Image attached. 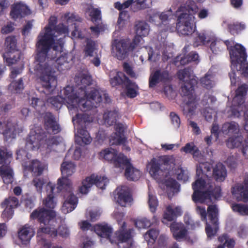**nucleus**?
<instances>
[{
  "label": "nucleus",
  "mask_w": 248,
  "mask_h": 248,
  "mask_svg": "<svg viewBox=\"0 0 248 248\" xmlns=\"http://www.w3.org/2000/svg\"><path fill=\"white\" fill-rule=\"evenodd\" d=\"M63 94L70 111L77 110L79 108L82 111H86L93 108L90 100L84 98L77 87L66 86L63 90Z\"/></svg>",
  "instance_id": "nucleus-7"
},
{
  "label": "nucleus",
  "mask_w": 248,
  "mask_h": 248,
  "mask_svg": "<svg viewBox=\"0 0 248 248\" xmlns=\"http://www.w3.org/2000/svg\"><path fill=\"white\" fill-rule=\"evenodd\" d=\"M131 163L130 160L127 158V156L123 153L117 154L115 160L113 163V165L115 168L124 169L129 166Z\"/></svg>",
  "instance_id": "nucleus-38"
},
{
  "label": "nucleus",
  "mask_w": 248,
  "mask_h": 248,
  "mask_svg": "<svg viewBox=\"0 0 248 248\" xmlns=\"http://www.w3.org/2000/svg\"><path fill=\"white\" fill-rule=\"evenodd\" d=\"M48 102L57 109H60L62 104L65 102V98L61 96L58 95L53 96L48 99Z\"/></svg>",
  "instance_id": "nucleus-50"
},
{
  "label": "nucleus",
  "mask_w": 248,
  "mask_h": 248,
  "mask_svg": "<svg viewBox=\"0 0 248 248\" xmlns=\"http://www.w3.org/2000/svg\"><path fill=\"white\" fill-rule=\"evenodd\" d=\"M78 133L80 135L79 138L81 139L82 142L85 144H90L92 139L86 127H77Z\"/></svg>",
  "instance_id": "nucleus-48"
},
{
  "label": "nucleus",
  "mask_w": 248,
  "mask_h": 248,
  "mask_svg": "<svg viewBox=\"0 0 248 248\" xmlns=\"http://www.w3.org/2000/svg\"><path fill=\"white\" fill-rule=\"evenodd\" d=\"M11 91H14L15 93H18L21 92L24 89L23 80L20 78L17 81H14L11 82L9 86Z\"/></svg>",
  "instance_id": "nucleus-55"
},
{
  "label": "nucleus",
  "mask_w": 248,
  "mask_h": 248,
  "mask_svg": "<svg viewBox=\"0 0 248 248\" xmlns=\"http://www.w3.org/2000/svg\"><path fill=\"white\" fill-rule=\"evenodd\" d=\"M124 175L128 180L137 181L140 178L141 173L131 164L125 168Z\"/></svg>",
  "instance_id": "nucleus-39"
},
{
  "label": "nucleus",
  "mask_w": 248,
  "mask_h": 248,
  "mask_svg": "<svg viewBox=\"0 0 248 248\" xmlns=\"http://www.w3.org/2000/svg\"><path fill=\"white\" fill-rule=\"evenodd\" d=\"M171 80V77L167 70L157 69L151 74L149 79V86L155 87L159 83H166Z\"/></svg>",
  "instance_id": "nucleus-19"
},
{
  "label": "nucleus",
  "mask_w": 248,
  "mask_h": 248,
  "mask_svg": "<svg viewBox=\"0 0 248 248\" xmlns=\"http://www.w3.org/2000/svg\"><path fill=\"white\" fill-rule=\"evenodd\" d=\"M182 215V211L181 207L177 206L172 208L171 206L169 205L166 207V212L164 214V218L168 221H171Z\"/></svg>",
  "instance_id": "nucleus-32"
},
{
  "label": "nucleus",
  "mask_w": 248,
  "mask_h": 248,
  "mask_svg": "<svg viewBox=\"0 0 248 248\" xmlns=\"http://www.w3.org/2000/svg\"><path fill=\"white\" fill-rule=\"evenodd\" d=\"M45 184V180L43 178H34L31 182V184L35 186L36 191L39 193H42Z\"/></svg>",
  "instance_id": "nucleus-60"
},
{
  "label": "nucleus",
  "mask_w": 248,
  "mask_h": 248,
  "mask_svg": "<svg viewBox=\"0 0 248 248\" xmlns=\"http://www.w3.org/2000/svg\"><path fill=\"white\" fill-rule=\"evenodd\" d=\"M231 192L238 201L247 202L248 201V175L242 184H236L232 187Z\"/></svg>",
  "instance_id": "nucleus-18"
},
{
  "label": "nucleus",
  "mask_w": 248,
  "mask_h": 248,
  "mask_svg": "<svg viewBox=\"0 0 248 248\" xmlns=\"http://www.w3.org/2000/svg\"><path fill=\"white\" fill-rule=\"evenodd\" d=\"M0 174L4 183L9 184L13 181V170L10 167L3 168L0 167Z\"/></svg>",
  "instance_id": "nucleus-44"
},
{
  "label": "nucleus",
  "mask_w": 248,
  "mask_h": 248,
  "mask_svg": "<svg viewBox=\"0 0 248 248\" xmlns=\"http://www.w3.org/2000/svg\"><path fill=\"white\" fill-rule=\"evenodd\" d=\"M150 166L149 173L155 179H161V173L163 172L162 170L160 169V165L158 163L157 159L153 158L151 159L149 164Z\"/></svg>",
  "instance_id": "nucleus-34"
},
{
  "label": "nucleus",
  "mask_w": 248,
  "mask_h": 248,
  "mask_svg": "<svg viewBox=\"0 0 248 248\" xmlns=\"http://www.w3.org/2000/svg\"><path fill=\"white\" fill-rule=\"evenodd\" d=\"M62 50L60 52H55V56L49 57L47 56V59H50L51 61H54L55 67L59 71H62L67 69V65L68 64V61L66 53H63L61 54Z\"/></svg>",
  "instance_id": "nucleus-22"
},
{
  "label": "nucleus",
  "mask_w": 248,
  "mask_h": 248,
  "mask_svg": "<svg viewBox=\"0 0 248 248\" xmlns=\"http://www.w3.org/2000/svg\"><path fill=\"white\" fill-rule=\"evenodd\" d=\"M3 127L2 124L0 122V133H2L4 136L5 140L7 141L10 139L15 138L16 136V127L11 123H8L4 125V129L2 130Z\"/></svg>",
  "instance_id": "nucleus-33"
},
{
  "label": "nucleus",
  "mask_w": 248,
  "mask_h": 248,
  "mask_svg": "<svg viewBox=\"0 0 248 248\" xmlns=\"http://www.w3.org/2000/svg\"><path fill=\"white\" fill-rule=\"evenodd\" d=\"M47 191L50 190L49 193L47 197L43 200V204L47 210H53L55 208L57 204V201L54 195V190L55 189V186L49 183L46 187Z\"/></svg>",
  "instance_id": "nucleus-23"
},
{
  "label": "nucleus",
  "mask_w": 248,
  "mask_h": 248,
  "mask_svg": "<svg viewBox=\"0 0 248 248\" xmlns=\"http://www.w3.org/2000/svg\"><path fill=\"white\" fill-rule=\"evenodd\" d=\"M159 233V232L158 230L151 229L145 234V238H149V240L154 243L157 238Z\"/></svg>",
  "instance_id": "nucleus-62"
},
{
  "label": "nucleus",
  "mask_w": 248,
  "mask_h": 248,
  "mask_svg": "<svg viewBox=\"0 0 248 248\" xmlns=\"http://www.w3.org/2000/svg\"><path fill=\"white\" fill-rule=\"evenodd\" d=\"M127 141V138L125 136L117 134L116 133H113L109 137V143L111 146L120 145L124 144Z\"/></svg>",
  "instance_id": "nucleus-47"
},
{
  "label": "nucleus",
  "mask_w": 248,
  "mask_h": 248,
  "mask_svg": "<svg viewBox=\"0 0 248 248\" xmlns=\"http://www.w3.org/2000/svg\"><path fill=\"white\" fill-rule=\"evenodd\" d=\"M191 41L194 47L206 45L211 41V37L207 36L203 32H192Z\"/></svg>",
  "instance_id": "nucleus-24"
},
{
  "label": "nucleus",
  "mask_w": 248,
  "mask_h": 248,
  "mask_svg": "<svg viewBox=\"0 0 248 248\" xmlns=\"http://www.w3.org/2000/svg\"><path fill=\"white\" fill-rule=\"evenodd\" d=\"M232 208L234 212L238 213L240 215L248 216V204L234 203L232 204Z\"/></svg>",
  "instance_id": "nucleus-51"
},
{
  "label": "nucleus",
  "mask_w": 248,
  "mask_h": 248,
  "mask_svg": "<svg viewBox=\"0 0 248 248\" xmlns=\"http://www.w3.org/2000/svg\"><path fill=\"white\" fill-rule=\"evenodd\" d=\"M134 231L133 229H127L125 222H124L114 233V236L112 239H110L111 244L119 245L120 243L129 242L132 240V233Z\"/></svg>",
  "instance_id": "nucleus-17"
},
{
  "label": "nucleus",
  "mask_w": 248,
  "mask_h": 248,
  "mask_svg": "<svg viewBox=\"0 0 248 248\" xmlns=\"http://www.w3.org/2000/svg\"><path fill=\"white\" fill-rule=\"evenodd\" d=\"M19 203L18 200L15 197H9L8 199H6L1 203V206L4 208L5 205H9L13 208L17 207Z\"/></svg>",
  "instance_id": "nucleus-61"
},
{
  "label": "nucleus",
  "mask_w": 248,
  "mask_h": 248,
  "mask_svg": "<svg viewBox=\"0 0 248 248\" xmlns=\"http://www.w3.org/2000/svg\"><path fill=\"white\" fill-rule=\"evenodd\" d=\"M147 0H136L134 1L135 4L132 6V10L134 12L143 10L149 7V5L147 3Z\"/></svg>",
  "instance_id": "nucleus-56"
},
{
  "label": "nucleus",
  "mask_w": 248,
  "mask_h": 248,
  "mask_svg": "<svg viewBox=\"0 0 248 248\" xmlns=\"http://www.w3.org/2000/svg\"><path fill=\"white\" fill-rule=\"evenodd\" d=\"M207 185L211 193V197L217 199L221 196V189L220 186H214L212 183H208Z\"/></svg>",
  "instance_id": "nucleus-54"
},
{
  "label": "nucleus",
  "mask_w": 248,
  "mask_h": 248,
  "mask_svg": "<svg viewBox=\"0 0 248 248\" xmlns=\"http://www.w3.org/2000/svg\"><path fill=\"white\" fill-rule=\"evenodd\" d=\"M181 150L186 154H191L194 158L198 157L200 154L199 149L193 142L186 143Z\"/></svg>",
  "instance_id": "nucleus-41"
},
{
  "label": "nucleus",
  "mask_w": 248,
  "mask_h": 248,
  "mask_svg": "<svg viewBox=\"0 0 248 248\" xmlns=\"http://www.w3.org/2000/svg\"><path fill=\"white\" fill-rule=\"evenodd\" d=\"M62 23L57 26L56 17L51 16L48 20V24L45 28V31H78L81 30V19L77 15L70 12L63 13L61 17Z\"/></svg>",
  "instance_id": "nucleus-4"
},
{
  "label": "nucleus",
  "mask_w": 248,
  "mask_h": 248,
  "mask_svg": "<svg viewBox=\"0 0 248 248\" xmlns=\"http://www.w3.org/2000/svg\"><path fill=\"white\" fill-rule=\"evenodd\" d=\"M160 166H164L166 167L165 169H167V167L170 166L173 162L172 158L169 155H162L157 159Z\"/></svg>",
  "instance_id": "nucleus-58"
},
{
  "label": "nucleus",
  "mask_w": 248,
  "mask_h": 248,
  "mask_svg": "<svg viewBox=\"0 0 248 248\" xmlns=\"http://www.w3.org/2000/svg\"><path fill=\"white\" fill-rule=\"evenodd\" d=\"M198 8L193 0H188L186 2L185 7H181L178 12H182L178 17V22L176 25L177 31H195V26L194 22V16L193 14L197 12Z\"/></svg>",
  "instance_id": "nucleus-8"
},
{
  "label": "nucleus",
  "mask_w": 248,
  "mask_h": 248,
  "mask_svg": "<svg viewBox=\"0 0 248 248\" xmlns=\"http://www.w3.org/2000/svg\"><path fill=\"white\" fill-rule=\"evenodd\" d=\"M96 233L101 237L106 238L110 242L112 239L111 235L112 233V229L107 224H97L94 226Z\"/></svg>",
  "instance_id": "nucleus-29"
},
{
  "label": "nucleus",
  "mask_w": 248,
  "mask_h": 248,
  "mask_svg": "<svg viewBox=\"0 0 248 248\" xmlns=\"http://www.w3.org/2000/svg\"><path fill=\"white\" fill-rule=\"evenodd\" d=\"M89 117L84 113H78L73 118V122L78 124L77 127H83L82 125L88 121Z\"/></svg>",
  "instance_id": "nucleus-52"
},
{
  "label": "nucleus",
  "mask_w": 248,
  "mask_h": 248,
  "mask_svg": "<svg viewBox=\"0 0 248 248\" xmlns=\"http://www.w3.org/2000/svg\"><path fill=\"white\" fill-rule=\"evenodd\" d=\"M97 47L98 45L95 41L90 38H87L83 49L84 57H93L94 52L98 49Z\"/></svg>",
  "instance_id": "nucleus-35"
},
{
  "label": "nucleus",
  "mask_w": 248,
  "mask_h": 248,
  "mask_svg": "<svg viewBox=\"0 0 248 248\" xmlns=\"http://www.w3.org/2000/svg\"><path fill=\"white\" fill-rule=\"evenodd\" d=\"M221 131L225 135L238 134L239 132V126L237 123L233 121L226 122L222 125Z\"/></svg>",
  "instance_id": "nucleus-30"
},
{
  "label": "nucleus",
  "mask_w": 248,
  "mask_h": 248,
  "mask_svg": "<svg viewBox=\"0 0 248 248\" xmlns=\"http://www.w3.org/2000/svg\"><path fill=\"white\" fill-rule=\"evenodd\" d=\"M229 54L232 67L237 66L239 63L247 62L248 55L245 47L241 44H236L229 48Z\"/></svg>",
  "instance_id": "nucleus-16"
},
{
  "label": "nucleus",
  "mask_w": 248,
  "mask_h": 248,
  "mask_svg": "<svg viewBox=\"0 0 248 248\" xmlns=\"http://www.w3.org/2000/svg\"><path fill=\"white\" fill-rule=\"evenodd\" d=\"M57 213L53 210H47L45 207L40 206L35 209L30 214L31 220H36L40 225L37 231V237L40 244L44 248H62V246L52 245L43 237V234H49L51 237L58 235V231L56 228Z\"/></svg>",
  "instance_id": "nucleus-2"
},
{
  "label": "nucleus",
  "mask_w": 248,
  "mask_h": 248,
  "mask_svg": "<svg viewBox=\"0 0 248 248\" xmlns=\"http://www.w3.org/2000/svg\"><path fill=\"white\" fill-rule=\"evenodd\" d=\"M56 32H41L37 37L36 44V61L38 63L35 66L34 70L39 76L42 87L49 93L52 92L57 85L56 77L54 76V69L46 62L48 53L52 48L53 51L60 52L62 50L63 41L60 38L57 42ZM59 35L69 32H57Z\"/></svg>",
  "instance_id": "nucleus-1"
},
{
  "label": "nucleus",
  "mask_w": 248,
  "mask_h": 248,
  "mask_svg": "<svg viewBox=\"0 0 248 248\" xmlns=\"http://www.w3.org/2000/svg\"><path fill=\"white\" fill-rule=\"evenodd\" d=\"M36 131H31L26 140V146L28 149L31 150H37L40 148L44 142L48 147L53 145H57L62 142V137L60 136H52L46 139V134L42 129Z\"/></svg>",
  "instance_id": "nucleus-10"
},
{
  "label": "nucleus",
  "mask_w": 248,
  "mask_h": 248,
  "mask_svg": "<svg viewBox=\"0 0 248 248\" xmlns=\"http://www.w3.org/2000/svg\"><path fill=\"white\" fill-rule=\"evenodd\" d=\"M118 203L122 206L125 207L132 200L131 195L126 187L124 186L118 192Z\"/></svg>",
  "instance_id": "nucleus-31"
},
{
  "label": "nucleus",
  "mask_w": 248,
  "mask_h": 248,
  "mask_svg": "<svg viewBox=\"0 0 248 248\" xmlns=\"http://www.w3.org/2000/svg\"><path fill=\"white\" fill-rule=\"evenodd\" d=\"M142 39V35L137 34L132 39L127 37L112 40L111 49L113 56L120 61L125 59L138 47Z\"/></svg>",
  "instance_id": "nucleus-5"
},
{
  "label": "nucleus",
  "mask_w": 248,
  "mask_h": 248,
  "mask_svg": "<svg viewBox=\"0 0 248 248\" xmlns=\"http://www.w3.org/2000/svg\"><path fill=\"white\" fill-rule=\"evenodd\" d=\"M43 119L45 128L48 133L56 134L61 131L60 125L52 113L46 112L43 116Z\"/></svg>",
  "instance_id": "nucleus-20"
},
{
  "label": "nucleus",
  "mask_w": 248,
  "mask_h": 248,
  "mask_svg": "<svg viewBox=\"0 0 248 248\" xmlns=\"http://www.w3.org/2000/svg\"><path fill=\"white\" fill-rule=\"evenodd\" d=\"M108 182V180L106 177L92 174L82 181V185L79 188V191L82 194H87L93 184L97 187L103 189Z\"/></svg>",
  "instance_id": "nucleus-15"
},
{
  "label": "nucleus",
  "mask_w": 248,
  "mask_h": 248,
  "mask_svg": "<svg viewBox=\"0 0 248 248\" xmlns=\"http://www.w3.org/2000/svg\"><path fill=\"white\" fill-rule=\"evenodd\" d=\"M76 165L72 161H63L61 166L62 177L58 180L56 187L57 193L62 191L64 189L70 188L68 177L71 176L76 171Z\"/></svg>",
  "instance_id": "nucleus-13"
},
{
  "label": "nucleus",
  "mask_w": 248,
  "mask_h": 248,
  "mask_svg": "<svg viewBox=\"0 0 248 248\" xmlns=\"http://www.w3.org/2000/svg\"><path fill=\"white\" fill-rule=\"evenodd\" d=\"M210 48L213 53L218 54L224 49V43L223 41L215 39L211 37Z\"/></svg>",
  "instance_id": "nucleus-46"
},
{
  "label": "nucleus",
  "mask_w": 248,
  "mask_h": 248,
  "mask_svg": "<svg viewBox=\"0 0 248 248\" xmlns=\"http://www.w3.org/2000/svg\"><path fill=\"white\" fill-rule=\"evenodd\" d=\"M31 105L38 113H41L42 111L45 110L46 108L45 102L38 98L32 97Z\"/></svg>",
  "instance_id": "nucleus-49"
},
{
  "label": "nucleus",
  "mask_w": 248,
  "mask_h": 248,
  "mask_svg": "<svg viewBox=\"0 0 248 248\" xmlns=\"http://www.w3.org/2000/svg\"><path fill=\"white\" fill-rule=\"evenodd\" d=\"M78 201L77 197L74 194L70 193L62 206V212L67 214L74 210L77 206Z\"/></svg>",
  "instance_id": "nucleus-26"
},
{
  "label": "nucleus",
  "mask_w": 248,
  "mask_h": 248,
  "mask_svg": "<svg viewBox=\"0 0 248 248\" xmlns=\"http://www.w3.org/2000/svg\"><path fill=\"white\" fill-rule=\"evenodd\" d=\"M192 186L194 190L192 198L195 202L203 203L211 199L208 186L202 178H198Z\"/></svg>",
  "instance_id": "nucleus-11"
},
{
  "label": "nucleus",
  "mask_w": 248,
  "mask_h": 248,
  "mask_svg": "<svg viewBox=\"0 0 248 248\" xmlns=\"http://www.w3.org/2000/svg\"><path fill=\"white\" fill-rule=\"evenodd\" d=\"M227 175L225 166L222 163H217L213 169V176L217 182L223 181Z\"/></svg>",
  "instance_id": "nucleus-37"
},
{
  "label": "nucleus",
  "mask_w": 248,
  "mask_h": 248,
  "mask_svg": "<svg viewBox=\"0 0 248 248\" xmlns=\"http://www.w3.org/2000/svg\"><path fill=\"white\" fill-rule=\"evenodd\" d=\"M212 166L211 164L208 162L202 163L199 165V166L197 168L196 171V175L200 177L201 172L202 173H206V175L207 176V173H210L212 171Z\"/></svg>",
  "instance_id": "nucleus-53"
},
{
  "label": "nucleus",
  "mask_w": 248,
  "mask_h": 248,
  "mask_svg": "<svg viewBox=\"0 0 248 248\" xmlns=\"http://www.w3.org/2000/svg\"><path fill=\"white\" fill-rule=\"evenodd\" d=\"M31 14L30 9L22 2H16L11 6L10 16L14 19L21 18Z\"/></svg>",
  "instance_id": "nucleus-21"
},
{
  "label": "nucleus",
  "mask_w": 248,
  "mask_h": 248,
  "mask_svg": "<svg viewBox=\"0 0 248 248\" xmlns=\"http://www.w3.org/2000/svg\"><path fill=\"white\" fill-rule=\"evenodd\" d=\"M12 153L6 148H0V167L6 168L10 167Z\"/></svg>",
  "instance_id": "nucleus-36"
},
{
  "label": "nucleus",
  "mask_w": 248,
  "mask_h": 248,
  "mask_svg": "<svg viewBox=\"0 0 248 248\" xmlns=\"http://www.w3.org/2000/svg\"><path fill=\"white\" fill-rule=\"evenodd\" d=\"M6 52L3 54V60L8 66H11L20 59L17 48V40L15 36L7 37L5 41Z\"/></svg>",
  "instance_id": "nucleus-12"
},
{
  "label": "nucleus",
  "mask_w": 248,
  "mask_h": 248,
  "mask_svg": "<svg viewBox=\"0 0 248 248\" xmlns=\"http://www.w3.org/2000/svg\"><path fill=\"white\" fill-rule=\"evenodd\" d=\"M75 81L76 83V87L81 93L82 96H83L84 98L90 100L93 107H97L96 105L100 103L102 101V96L99 93V92L94 89L91 88L89 93H88L87 90L89 89V86L92 84V77L91 76L82 74L78 76H76Z\"/></svg>",
  "instance_id": "nucleus-9"
},
{
  "label": "nucleus",
  "mask_w": 248,
  "mask_h": 248,
  "mask_svg": "<svg viewBox=\"0 0 248 248\" xmlns=\"http://www.w3.org/2000/svg\"><path fill=\"white\" fill-rule=\"evenodd\" d=\"M125 79V87L126 90V94L127 96L130 98H135L138 94L139 87L135 82L132 81L129 78L124 75Z\"/></svg>",
  "instance_id": "nucleus-27"
},
{
  "label": "nucleus",
  "mask_w": 248,
  "mask_h": 248,
  "mask_svg": "<svg viewBox=\"0 0 248 248\" xmlns=\"http://www.w3.org/2000/svg\"><path fill=\"white\" fill-rule=\"evenodd\" d=\"M233 135L230 137L226 141L227 146L230 149L237 148L240 146L244 140L243 137L241 135Z\"/></svg>",
  "instance_id": "nucleus-40"
},
{
  "label": "nucleus",
  "mask_w": 248,
  "mask_h": 248,
  "mask_svg": "<svg viewBox=\"0 0 248 248\" xmlns=\"http://www.w3.org/2000/svg\"><path fill=\"white\" fill-rule=\"evenodd\" d=\"M177 75L179 79L184 82L181 87L182 94L187 98L184 108V113H192L197 108L194 88L197 84V80L191 76L190 69L187 68L179 70Z\"/></svg>",
  "instance_id": "nucleus-3"
},
{
  "label": "nucleus",
  "mask_w": 248,
  "mask_h": 248,
  "mask_svg": "<svg viewBox=\"0 0 248 248\" xmlns=\"http://www.w3.org/2000/svg\"><path fill=\"white\" fill-rule=\"evenodd\" d=\"M214 77L211 73L208 72L200 79V83L202 87L206 89H210L215 85Z\"/></svg>",
  "instance_id": "nucleus-45"
},
{
  "label": "nucleus",
  "mask_w": 248,
  "mask_h": 248,
  "mask_svg": "<svg viewBox=\"0 0 248 248\" xmlns=\"http://www.w3.org/2000/svg\"><path fill=\"white\" fill-rule=\"evenodd\" d=\"M135 225L136 227L139 229L146 228L151 225V222L150 220L146 218L137 219L135 221Z\"/></svg>",
  "instance_id": "nucleus-59"
},
{
  "label": "nucleus",
  "mask_w": 248,
  "mask_h": 248,
  "mask_svg": "<svg viewBox=\"0 0 248 248\" xmlns=\"http://www.w3.org/2000/svg\"><path fill=\"white\" fill-rule=\"evenodd\" d=\"M117 151L111 148L106 149L100 153V155L104 159L113 164L117 155Z\"/></svg>",
  "instance_id": "nucleus-43"
},
{
  "label": "nucleus",
  "mask_w": 248,
  "mask_h": 248,
  "mask_svg": "<svg viewBox=\"0 0 248 248\" xmlns=\"http://www.w3.org/2000/svg\"><path fill=\"white\" fill-rule=\"evenodd\" d=\"M118 117V111L116 110L108 111L103 115L105 122L110 126L116 124Z\"/></svg>",
  "instance_id": "nucleus-42"
},
{
  "label": "nucleus",
  "mask_w": 248,
  "mask_h": 248,
  "mask_svg": "<svg viewBox=\"0 0 248 248\" xmlns=\"http://www.w3.org/2000/svg\"><path fill=\"white\" fill-rule=\"evenodd\" d=\"M43 170L41 162L37 160H33L29 166L24 167V172L26 174V171H30L34 175L39 176L42 174Z\"/></svg>",
  "instance_id": "nucleus-28"
},
{
  "label": "nucleus",
  "mask_w": 248,
  "mask_h": 248,
  "mask_svg": "<svg viewBox=\"0 0 248 248\" xmlns=\"http://www.w3.org/2000/svg\"><path fill=\"white\" fill-rule=\"evenodd\" d=\"M196 212L201 220L205 222V231L208 238L211 239L217 233L219 229L218 211L216 205H209L207 212L204 206H197Z\"/></svg>",
  "instance_id": "nucleus-6"
},
{
  "label": "nucleus",
  "mask_w": 248,
  "mask_h": 248,
  "mask_svg": "<svg viewBox=\"0 0 248 248\" xmlns=\"http://www.w3.org/2000/svg\"><path fill=\"white\" fill-rule=\"evenodd\" d=\"M232 69H235L238 72H240L242 76L248 78V62H240L237 66L232 67Z\"/></svg>",
  "instance_id": "nucleus-57"
},
{
  "label": "nucleus",
  "mask_w": 248,
  "mask_h": 248,
  "mask_svg": "<svg viewBox=\"0 0 248 248\" xmlns=\"http://www.w3.org/2000/svg\"><path fill=\"white\" fill-rule=\"evenodd\" d=\"M148 204L151 212H155L158 205V202L155 196L149 193Z\"/></svg>",
  "instance_id": "nucleus-64"
},
{
  "label": "nucleus",
  "mask_w": 248,
  "mask_h": 248,
  "mask_svg": "<svg viewBox=\"0 0 248 248\" xmlns=\"http://www.w3.org/2000/svg\"><path fill=\"white\" fill-rule=\"evenodd\" d=\"M34 235L33 229L27 224L23 226L18 232V238L23 244L29 243Z\"/></svg>",
  "instance_id": "nucleus-25"
},
{
  "label": "nucleus",
  "mask_w": 248,
  "mask_h": 248,
  "mask_svg": "<svg viewBox=\"0 0 248 248\" xmlns=\"http://www.w3.org/2000/svg\"><path fill=\"white\" fill-rule=\"evenodd\" d=\"M134 28L136 31H148L150 29L149 25L144 21L138 20L135 23Z\"/></svg>",
  "instance_id": "nucleus-63"
},
{
  "label": "nucleus",
  "mask_w": 248,
  "mask_h": 248,
  "mask_svg": "<svg viewBox=\"0 0 248 248\" xmlns=\"http://www.w3.org/2000/svg\"><path fill=\"white\" fill-rule=\"evenodd\" d=\"M248 91V85L243 84L238 86L235 91L233 98L231 111L232 115L239 117L240 112L243 110V105L245 102L246 96Z\"/></svg>",
  "instance_id": "nucleus-14"
}]
</instances>
